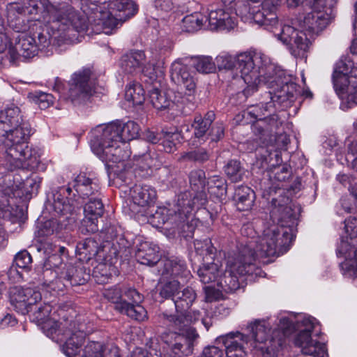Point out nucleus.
<instances>
[{
    "label": "nucleus",
    "instance_id": "obj_63",
    "mask_svg": "<svg viewBox=\"0 0 357 357\" xmlns=\"http://www.w3.org/2000/svg\"><path fill=\"white\" fill-rule=\"evenodd\" d=\"M204 291L205 301L206 302H213L217 300L220 296V292L211 286L205 287Z\"/></svg>",
    "mask_w": 357,
    "mask_h": 357
},
{
    "label": "nucleus",
    "instance_id": "obj_42",
    "mask_svg": "<svg viewBox=\"0 0 357 357\" xmlns=\"http://www.w3.org/2000/svg\"><path fill=\"white\" fill-rule=\"evenodd\" d=\"M117 268L111 262L99 263L93 269V275L98 283H106L112 277L116 275Z\"/></svg>",
    "mask_w": 357,
    "mask_h": 357
},
{
    "label": "nucleus",
    "instance_id": "obj_36",
    "mask_svg": "<svg viewBox=\"0 0 357 357\" xmlns=\"http://www.w3.org/2000/svg\"><path fill=\"white\" fill-rule=\"evenodd\" d=\"M100 250L98 243L89 238L77 244L76 252L80 261L88 262L98 255Z\"/></svg>",
    "mask_w": 357,
    "mask_h": 357
},
{
    "label": "nucleus",
    "instance_id": "obj_43",
    "mask_svg": "<svg viewBox=\"0 0 357 357\" xmlns=\"http://www.w3.org/2000/svg\"><path fill=\"white\" fill-rule=\"evenodd\" d=\"M24 14H26L25 8L20 3H12L7 6L8 22L17 32L24 30L19 25L21 24V16Z\"/></svg>",
    "mask_w": 357,
    "mask_h": 357
},
{
    "label": "nucleus",
    "instance_id": "obj_62",
    "mask_svg": "<svg viewBox=\"0 0 357 357\" xmlns=\"http://www.w3.org/2000/svg\"><path fill=\"white\" fill-rule=\"evenodd\" d=\"M155 8L163 13H169L174 8V3L172 0H155Z\"/></svg>",
    "mask_w": 357,
    "mask_h": 357
},
{
    "label": "nucleus",
    "instance_id": "obj_27",
    "mask_svg": "<svg viewBox=\"0 0 357 357\" xmlns=\"http://www.w3.org/2000/svg\"><path fill=\"white\" fill-rule=\"evenodd\" d=\"M159 248L148 241L140 242L137 245L135 258L144 265L154 266L160 261Z\"/></svg>",
    "mask_w": 357,
    "mask_h": 357
},
{
    "label": "nucleus",
    "instance_id": "obj_50",
    "mask_svg": "<svg viewBox=\"0 0 357 357\" xmlns=\"http://www.w3.org/2000/svg\"><path fill=\"white\" fill-rule=\"evenodd\" d=\"M195 68L201 73L208 74L215 71V61H213L211 56H200L193 59Z\"/></svg>",
    "mask_w": 357,
    "mask_h": 357
},
{
    "label": "nucleus",
    "instance_id": "obj_53",
    "mask_svg": "<svg viewBox=\"0 0 357 357\" xmlns=\"http://www.w3.org/2000/svg\"><path fill=\"white\" fill-rule=\"evenodd\" d=\"M135 161L136 162V168L145 172V174H149L148 171L155 166V160L149 153H144L142 155L137 157L135 156Z\"/></svg>",
    "mask_w": 357,
    "mask_h": 357
},
{
    "label": "nucleus",
    "instance_id": "obj_56",
    "mask_svg": "<svg viewBox=\"0 0 357 357\" xmlns=\"http://www.w3.org/2000/svg\"><path fill=\"white\" fill-rule=\"evenodd\" d=\"M281 331L284 336L289 335L294 329V321L286 315L278 318V328Z\"/></svg>",
    "mask_w": 357,
    "mask_h": 357
},
{
    "label": "nucleus",
    "instance_id": "obj_34",
    "mask_svg": "<svg viewBox=\"0 0 357 357\" xmlns=\"http://www.w3.org/2000/svg\"><path fill=\"white\" fill-rule=\"evenodd\" d=\"M15 49L19 56L25 59L32 58L38 52L36 39L26 34L18 37V43L15 45Z\"/></svg>",
    "mask_w": 357,
    "mask_h": 357
},
{
    "label": "nucleus",
    "instance_id": "obj_20",
    "mask_svg": "<svg viewBox=\"0 0 357 357\" xmlns=\"http://www.w3.org/2000/svg\"><path fill=\"white\" fill-rule=\"evenodd\" d=\"M283 121L276 114H268L263 119L255 121L252 124L254 134L265 142L271 140L273 136L280 134L282 130Z\"/></svg>",
    "mask_w": 357,
    "mask_h": 357
},
{
    "label": "nucleus",
    "instance_id": "obj_30",
    "mask_svg": "<svg viewBox=\"0 0 357 357\" xmlns=\"http://www.w3.org/2000/svg\"><path fill=\"white\" fill-rule=\"evenodd\" d=\"M338 252L346 259L341 264L344 273L357 278V248L350 245L347 241H342Z\"/></svg>",
    "mask_w": 357,
    "mask_h": 357
},
{
    "label": "nucleus",
    "instance_id": "obj_25",
    "mask_svg": "<svg viewBox=\"0 0 357 357\" xmlns=\"http://www.w3.org/2000/svg\"><path fill=\"white\" fill-rule=\"evenodd\" d=\"M130 196L134 204L140 207H150L157 198L155 189L149 185H135L130 188Z\"/></svg>",
    "mask_w": 357,
    "mask_h": 357
},
{
    "label": "nucleus",
    "instance_id": "obj_21",
    "mask_svg": "<svg viewBox=\"0 0 357 357\" xmlns=\"http://www.w3.org/2000/svg\"><path fill=\"white\" fill-rule=\"evenodd\" d=\"M216 341L224 344L227 357H246L245 349L250 339L244 334L238 331L231 332L218 337Z\"/></svg>",
    "mask_w": 357,
    "mask_h": 357
},
{
    "label": "nucleus",
    "instance_id": "obj_60",
    "mask_svg": "<svg viewBox=\"0 0 357 357\" xmlns=\"http://www.w3.org/2000/svg\"><path fill=\"white\" fill-rule=\"evenodd\" d=\"M216 249L213 245L211 241L208 242L205 250H203V255H198L202 257L203 263H206L207 261H216L215 259Z\"/></svg>",
    "mask_w": 357,
    "mask_h": 357
},
{
    "label": "nucleus",
    "instance_id": "obj_3",
    "mask_svg": "<svg viewBox=\"0 0 357 357\" xmlns=\"http://www.w3.org/2000/svg\"><path fill=\"white\" fill-rule=\"evenodd\" d=\"M271 218L277 224H273L264 229L262 236L252 242V250L258 257L279 255L286 252L293 240L291 224L294 217L290 206L280 205L271 212Z\"/></svg>",
    "mask_w": 357,
    "mask_h": 357
},
{
    "label": "nucleus",
    "instance_id": "obj_38",
    "mask_svg": "<svg viewBox=\"0 0 357 357\" xmlns=\"http://www.w3.org/2000/svg\"><path fill=\"white\" fill-rule=\"evenodd\" d=\"M181 134L176 128L163 129L160 134L161 145L165 152L171 153L176 150V144L180 143Z\"/></svg>",
    "mask_w": 357,
    "mask_h": 357
},
{
    "label": "nucleus",
    "instance_id": "obj_24",
    "mask_svg": "<svg viewBox=\"0 0 357 357\" xmlns=\"http://www.w3.org/2000/svg\"><path fill=\"white\" fill-rule=\"evenodd\" d=\"M149 100L156 109L166 110L170 118L174 119L183 113L181 103L172 101L165 92L156 87L149 91Z\"/></svg>",
    "mask_w": 357,
    "mask_h": 357
},
{
    "label": "nucleus",
    "instance_id": "obj_49",
    "mask_svg": "<svg viewBox=\"0 0 357 357\" xmlns=\"http://www.w3.org/2000/svg\"><path fill=\"white\" fill-rule=\"evenodd\" d=\"M224 171L231 182L237 183L243 179L244 171L239 161L229 160L224 167Z\"/></svg>",
    "mask_w": 357,
    "mask_h": 357
},
{
    "label": "nucleus",
    "instance_id": "obj_22",
    "mask_svg": "<svg viewBox=\"0 0 357 357\" xmlns=\"http://www.w3.org/2000/svg\"><path fill=\"white\" fill-rule=\"evenodd\" d=\"M305 328L301 330L295 339V344L301 348L305 355L315 356L321 348V344L312 338V331L314 328V319L305 317L302 321Z\"/></svg>",
    "mask_w": 357,
    "mask_h": 357
},
{
    "label": "nucleus",
    "instance_id": "obj_55",
    "mask_svg": "<svg viewBox=\"0 0 357 357\" xmlns=\"http://www.w3.org/2000/svg\"><path fill=\"white\" fill-rule=\"evenodd\" d=\"M349 75H340L337 73L333 74V85L337 94H343L346 91L349 84Z\"/></svg>",
    "mask_w": 357,
    "mask_h": 357
},
{
    "label": "nucleus",
    "instance_id": "obj_1",
    "mask_svg": "<svg viewBox=\"0 0 357 357\" xmlns=\"http://www.w3.org/2000/svg\"><path fill=\"white\" fill-rule=\"evenodd\" d=\"M257 257L252 243H249L237 255L228 259L222 275H220L221 264L218 260L203 263L197 270V274L204 284L216 282L225 291H234L239 289L245 276H261V270L255 263Z\"/></svg>",
    "mask_w": 357,
    "mask_h": 357
},
{
    "label": "nucleus",
    "instance_id": "obj_26",
    "mask_svg": "<svg viewBox=\"0 0 357 357\" xmlns=\"http://www.w3.org/2000/svg\"><path fill=\"white\" fill-rule=\"evenodd\" d=\"M215 119L213 112H208L204 117L201 116H196L192 123L193 128V137L191 138V142L193 146L197 144H202L208 139V134L209 128Z\"/></svg>",
    "mask_w": 357,
    "mask_h": 357
},
{
    "label": "nucleus",
    "instance_id": "obj_13",
    "mask_svg": "<svg viewBox=\"0 0 357 357\" xmlns=\"http://www.w3.org/2000/svg\"><path fill=\"white\" fill-rule=\"evenodd\" d=\"M96 79L92 67H84L72 75L67 91L63 88L62 80L59 77L55 79L54 89L61 93L64 99L77 105L92 94L95 90Z\"/></svg>",
    "mask_w": 357,
    "mask_h": 357
},
{
    "label": "nucleus",
    "instance_id": "obj_23",
    "mask_svg": "<svg viewBox=\"0 0 357 357\" xmlns=\"http://www.w3.org/2000/svg\"><path fill=\"white\" fill-rule=\"evenodd\" d=\"M98 196L99 194L90 197L89 198V201L86 204L84 208L85 216L82 224L89 233H94L98 230V220L104 212L103 204Z\"/></svg>",
    "mask_w": 357,
    "mask_h": 357
},
{
    "label": "nucleus",
    "instance_id": "obj_59",
    "mask_svg": "<svg viewBox=\"0 0 357 357\" xmlns=\"http://www.w3.org/2000/svg\"><path fill=\"white\" fill-rule=\"evenodd\" d=\"M142 72L144 75L149 77L151 80H155L159 74H162V70L155 67L154 64L150 62L142 68Z\"/></svg>",
    "mask_w": 357,
    "mask_h": 357
},
{
    "label": "nucleus",
    "instance_id": "obj_16",
    "mask_svg": "<svg viewBox=\"0 0 357 357\" xmlns=\"http://www.w3.org/2000/svg\"><path fill=\"white\" fill-rule=\"evenodd\" d=\"M54 18L60 23L58 27L60 31L69 33L75 31L81 33L88 30L86 17L68 3H61L54 8Z\"/></svg>",
    "mask_w": 357,
    "mask_h": 357
},
{
    "label": "nucleus",
    "instance_id": "obj_8",
    "mask_svg": "<svg viewBox=\"0 0 357 357\" xmlns=\"http://www.w3.org/2000/svg\"><path fill=\"white\" fill-rule=\"evenodd\" d=\"M273 73L266 72L264 76H261L259 84L264 82L271 89L264 93V98L270 99V101L251 105L243 112V116L252 119V123L263 119L264 116L274 112L277 105L291 102L296 96V84L289 82L283 71L278 70L274 75H272Z\"/></svg>",
    "mask_w": 357,
    "mask_h": 357
},
{
    "label": "nucleus",
    "instance_id": "obj_45",
    "mask_svg": "<svg viewBox=\"0 0 357 357\" xmlns=\"http://www.w3.org/2000/svg\"><path fill=\"white\" fill-rule=\"evenodd\" d=\"M208 191L211 195L222 199L227 193V183L225 179L219 176H213L208 182Z\"/></svg>",
    "mask_w": 357,
    "mask_h": 357
},
{
    "label": "nucleus",
    "instance_id": "obj_46",
    "mask_svg": "<svg viewBox=\"0 0 357 357\" xmlns=\"http://www.w3.org/2000/svg\"><path fill=\"white\" fill-rule=\"evenodd\" d=\"M211 156V152L204 148H199L188 152H184L181 155L180 160L202 164L209 160Z\"/></svg>",
    "mask_w": 357,
    "mask_h": 357
},
{
    "label": "nucleus",
    "instance_id": "obj_57",
    "mask_svg": "<svg viewBox=\"0 0 357 357\" xmlns=\"http://www.w3.org/2000/svg\"><path fill=\"white\" fill-rule=\"evenodd\" d=\"M225 135V127L222 123L216 122L212 123L208 130V139L212 142H218Z\"/></svg>",
    "mask_w": 357,
    "mask_h": 357
},
{
    "label": "nucleus",
    "instance_id": "obj_64",
    "mask_svg": "<svg viewBox=\"0 0 357 357\" xmlns=\"http://www.w3.org/2000/svg\"><path fill=\"white\" fill-rule=\"evenodd\" d=\"M17 324V319L10 314H6L0 321V328L5 329L8 327H13Z\"/></svg>",
    "mask_w": 357,
    "mask_h": 357
},
{
    "label": "nucleus",
    "instance_id": "obj_58",
    "mask_svg": "<svg viewBox=\"0 0 357 357\" xmlns=\"http://www.w3.org/2000/svg\"><path fill=\"white\" fill-rule=\"evenodd\" d=\"M123 295L127 298L130 303H141L144 300V296L135 289L126 287L123 290Z\"/></svg>",
    "mask_w": 357,
    "mask_h": 357
},
{
    "label": "nucleus",
    "instance_id": "obj_35",
    "mask_svg": "<svg viewBox=\"0 0 357 357\" xmlns=\"http://www.w3.org/2000/svg\"><path fill=\"white\" fill-rule=\"evenodd\" d=\"M234 198L236 201L237 208L239 211H248L253 205L255 193L250 188L245 185H240L236 189Z\"/></svg>",
    "mask_w": 357,
    "mask_h": 357
},
{
    "label": "nucleus",
    "instance_id": "obj_9",
    "mask_svg": "<svg viewBox=\"0 0 357 357\" xmlns=\"http://www.w3.org/2000/svg\"><path fill=\"white\" fill-rule=\"evenodd\" d=\"M71 185L83 199L98 195L100 189L98 180L86 173L78 174L68 186L59 188L54 195L53 208L56 214L66 220H69L82 206L78 199L70 197Z\"/></svg>",
    "mask_w": 357,
    "mask_h": 357
},
{
    "label": "nucleus",
    "instance_id": "obj_5",
    "mask_svg": "<svg viewBox=\"0 0 357 357\" xmlns=\"http://www.w3.org/2000/svg\"><path fill=\"white\" fill-rule=\"evenodd\" d=\"M219 70H231L236 76L240 74L247 86L243 91L245 96H249L257 91L261 82V76H264L266 72H274L275 68L271 64H267L266 58L260 53L243 52L236 57L222 53L215 58V66Z\"/></svg>",
    "mask_w": 357,
    "mask_h": 357
},
{
    "label": "nucleus",
    "instance_id": "obj_52",
    "mask_svg": "<svg viewBox=\"0 0 357 357\" xmlns=\"http://www.w3.org/2000/svg\"><path fill=\"white\" fill-rule=\"evenodd\" d=\"M31 98L42 109L49 107L54 102V97L52 94L42 91H35L31 94Z\"/></svg>",
    "mask_w": 357,
    "mask_h": 357
},
{
    "label": "nucleus",
    "instance_id": "obj_39",
    "mask_svg": "<svg viewBox=\"0 0 357 357\" xmlns=\"http://www.w3.org/2000/svg\"><path fill=\"white\" fill-rule=\"evenodd\" d=\"M196 293L190 287L185 288L176 294V298H173L176 312H185L196 299Z\"/></svg>",
    "mask_w": 357,
    "mask_h": 357
},
{
    "label": "nucleus",
    "instance_id": "obj_32",
    "mask_svg": "<svg viewBox=\"0 0 357 357\" xmlns=\"http://www.w3.org/2000/svg\"><path fill=\"white\" fill-rule=\"evenodd\" d=\"M116 133L119 136L121 146L126 142L136 139L139 136L140 128L139 126L133 121L123 122L121 120L114 121Z\"/></svg>",
    "mask_w": 357,
    "mask_h": 357
},
{
    "label": "nucleus",
    "instance_id": "obj_12",
    "mask_svg": "<svg viewBox=\"0 0 357 357\" xmlns=\"http://www.w3.org/2000/svg\"><path fill=\"white\" fill-rule=\"evenodd\" d=\"M63 321H60L61 326L54 334V339L60 341L66 340L62 350L68 357H82L83 344L86 335L89 333L91 328L85 323V319L82 316H77L75 319L73 317L66 318L63 315Z\"/></svg>",
    "mask_w": 357,
    "mask_h": 357
},
{
    "label": "nucleus",
    "instance_id": "obj_11",
    "mask_svg": "<svg viewBox=\"0 0 357 357\" xmlns=\"http://www.w3.org/2000/svg\"><path fill=\"white\" fill-rule=\"evenodd\" d=\"M40 183L41 178L36 174H31L22 182L13 181L10 174L0 177V216L3 218L18 217L17 209L14 212L12 206L14 203L10 199L20 196V188L30 194L37 192Z\"/></svg>",
    "mask_w": 357,
    "mask_h": 357
},
{
    "label": "nucleus",
    "instance_id": "obj_44",
    "mask_svg": "<svg viewBox=\"0 0 357 357\" xmlns=\"http://www.w3.org/2000/svg\"><path fill=\"white\" fill-rule=\"evenodd\" d=\"M189 178L193 192L190 191H185V192L190 193L192 195V199H193L194 196L199 192H204L206 193L205 190H203L206 183V174L203 170L197 169L192 171L190 174ZM205 195L207 198L206 194Z\"/></svg>",
    "mask_w": 357,
    "mask_h": 357
},
{
    "label": "nucleus",
    "instance_id": "obj_15",
    "mask_svg": "<svg viewBox=\"0 0 357 357\" xmlns=\"http://www.w3.org/2000/svg\"><path fill=\"white\" fill-rule=\"evenodd\" d=\"M328 0H307L311 11L303 17L302 27L308 31L312 40L331 22L333 19V8L328 3Z\"/></svg>",
    "mask_w": 357,
    "mask_h": 357
},
{
    "label": "nucleus",
    "instance_id": "obj_48",
    "mask_svg": "<svg viewBox=\"0 0 357 357\" xmlns=\"http://www.w3.org/2000/svg\"><path fill=\"white\" fill-rule=\"evenodd\" d=\"M123 290L122 287L119 285H114L112 287L106 288L102 291L103 297L108 301L115 305L114 309L117 311L119 305H122L126 303L127 300L123 299Z\"/></svg>",
    "mask_w": 357,
    "mask_h": 357
},
{
    "label": "nucleus",
    "instance_id": "obj_17",
    "mask_svg": "<svg viewBox=\"0 0 357 357\" xmlns=\"http://www.w3.org/2000/svg\"><path fill=\"white\" fill-rule=\"evenodd\" d=\"M275 35L289 47L291 54L295 57L304 56L312 44L310 38H308L305 32L298 31L288 24L283 25L280 33Z\"/></svg>",
    "mask_w": 357,
    "mask_h": 357
},
{
    "label": "nucleus",
    "instance_id": "obj_10",
    "mask_svg": "<svg viewBox=\"0 0 357 357\" xmlns=\"http://www.w3.org/2000/svg\"><path fill=\"white\" fill-rule=\"evenodd\" d=\"M116 129L113 121L97 126L91 133V147L102 161L120 163L126 167L125 162L130 158L131 152L126 144L121 146Z\"/></svg>",
    "mask_w": 357,
    "mask_h": 357
},
{
    "label": "nucleus",
    "instance_id": "obj_6",
    "mask_svg": "<svg viewBox=\"0 0 357 357\" xmlns=\"http://www.w3.org/2000/svg\"><path fill=\"white\" fill-rule=\"evenodd\" d=\"M201 313L198 310L188 311L178 315L162 312L160 314L163 323L167 326L169 331L162 335L167 344V351L170 350L174 357H180L181 354L188 356L192 353L194 341L199 337L196 330L191 326L199 319ZM170 357H173L170 354Z\"/></svg>",
    "mask_w": 357,
    "mask_h": 357
},
{
    "label": "nucleus",
    "instance_id": "obj_7",
    "mask_svg": "<svg viewBox=\"0 0 357 357\" xmlns=\"http://www.w3.org/2000/svg\"><path fill=\"white\" fill-rule=\"evenodd\" d=\"M206 203V197L204 192L197 193L193 199L190 193L181 192L178 195L172 211L167 208H159L154 213L150 215L149 220L157 226L169 222L178 232L189 236L193 234L199 222L194 218L193 211L195 208L204 206Z\"/></svg>",
    "mask_w": 357,
    "mask_h": 357
},
{
    "label": "nucleus",
    "instance_id": "obj_54",
    "mask_svg": "<svg viewBox=\"0 0 357 357\" xmlns=\"http://www.w3.org/2000/svg\"><path fill=\"white\" fill-rule=\"evenodd\" d=\"M180 282L178 280L170 281L163 285L160 291V295L165 298H176L179 292Z\"/></svg>",
    "mask_w": 357,
    "mask_h": 357
},
{
    "label": "nucleus",
    "instance_id": "obj_28",
    "mask_svg": "<svg viewBox=\"0 0 357 357\" xmlns=\"http://www.w3.org/2000/svg\"><path fill=\"white\" fill-rule=\"evenodd\" d=\"M208 20L212 30L231 29L236 25L235 17L223 8L211 10Z\"/></svg>",
    "mask_w": 357,
    "mask_h": 357
},
{
    "label": "nucleus",
    "instance_id": "obj_2",
    "mask_svg": "<svg viewBox=\"0 0 357 357\" xmlns=\"http://www.w3.org/2000/svg\"><path fill=\"white\" fill-rule=\"evenodd\" d=\"M31 132L27 122L8 128V130H0V136L6 137V151L0 158V174L17 169L33 170L38 167L39 155L28 144Z\"/></svg>",
    "mask_w": 357,
    "mask_h": 357
},
{
    "label": "nucleus",
    "instance_id": "obj_61",
    "mask_svg": "<svg viewBox=\"0 0 357 357\" xmlns=\"http://www.w3.org/2000/svg\"><path fill=\"white\" fill-rule=\"evenodd\" d=\"M56 220L52 219L45 221L39 232L41 236H47L52 234L56 229Z\"/></svg>",
    "mask_w": 357,
    "mask_h": 357
},
{
    "label": "nucleus",
    "instance_id": "obj_4",
    "mask_svg": "<svg viewBox=\"0 0 357 357\" xmlns=\"http://www.w3.org/2000/svg\"><path fill=\"white\" fill-rule=\"evenodd\" d=\"M41 298L40 292L33 288L15 287L10 290V303L15 310L22 314H26L36 305V310L32 314L33 321L41 324L47 336L54 340V334L60 331V321H63V315L66 318L70 317L67 316L63 309L52 312L53 307L47 303L38 307L37 303Z\"/></svg>",
    "mask_w": 357,
    "mask_h": 357
},
{
    "label": "nucleus",
    "instance_id": "obj_31",
    "mask_svg": "<svg viewBox=\"0 0 357 357\" xmlns=\"http://www.w3.org/2000/svg\"><path fill=\"white\" fill-rule=\"evenodd\" d=\"M24 122L20 109L14 103L8 104L0 112V130H8V128L17 126Z\"/></svg>",
    "mask_w": 357,
    "mask_h": 357
},
{
    "label": "nucleus",
    "instance_id": "obj_40",
    "mask_svg": "<svg viewBox=\"0 0 357 357\" xmlns=\"http://www.w3.org/2000/svg\"><path fill=\"white\" fill-rule=\"evenodd\" d=\"M162 275L167 278L168 276L187 278L190 273L183 261L166 259L163 261Z\"/></svg>",
    "mask_w": 357,
    "mask_h": 357
},
{
    "label": "nucleus",
    "instance_id": "obj_41",
    "mask_svg": "<svg viewBox=\"0 0 357 357\" xmlns=\"http://www.w3.org/2000/svg\"><path fill=\"white\" fill-rule=\"evenodd\" d=\"M125 99L133 106L141 105L145 100V93L138 82L129 84L126 88Z\"/></svg>",
    "mask_w": 357,
    "mask_h": 357
},
{
    "label": "nucleus",
    "instance_id": "obj_19",
    "mask_svg": "<svg viewBox=\"0 0 357 357\" xmlns=\"http://www.w3.org/2000/svg\"><path fill=\"white\" fill-rule=\"evenodd\" d=\"M188 59H178L171 66V79L180 90H185V95L192 96L196 91L194 76L186 63Z\"/></svg>",
    "mask_w": 357,
    "mask_h": 357
},
{
    "label": "nucleus",
    "instance_id": "obj_47",
    "mask_svg": "<svg viewBox=\"0 0 357 357\" xmlns=\"http://www.w3.org/2000/svg\"><path fill=\"white\" fill-rule=\"evenodd\" d=\"M204 16L199 13H194L186 15L182 20L181 27L183 31L193 32L201 29L203 24Z\"/></svg>",
    "mask_w": 357,
    "mask_h": 357
},
{
    "label": "nucleus",
    "instance_id": "obj_14",
    "mask_svg": "<svg viewBox=\"0 0 357 357\" xmlns=\"http://www.w3.org/2000/svg\"><path fill=\"white\" fill-rule=\"evenodd\" d=\"M89 278L82 268L65 264L58 270L44 271L43 285L47 291L59 294L69 287L85 284Z\"/></svg>",
    "mask_w": 357,
    "mask_h": 357
},
{
    "label": "nucleus",
    "instance_id": "obj_51",
    "mask_svg": "<svg viewBox=\"0 0 357 357\" xmlns=\"http://www.w3.org/2000/svg\"><path fill=\"white\" fill-rule=\"evenodd\" d=\"M32 257L26 250L19 252L14 258L10 273L13 271L14 266L23 270L29 271L31 267Z\"/></svg>",
    "mask_w": 357,
    "mask_h": 357
},
{
    "label": "nucleus",
    "instance_id": "obj_37",
    "mask_svg": "<svg viewBox=\"0 0 357 357\" xmlns=\"http://www.w3.org/2000/svg\"><path fill=\"white\" fill-rule=\"evenodd\" d=\"M117 311L139 322L148 319L146 310L140 303H130L128 301L122 305H119Z\"/></svg>",
    "mask_w": 357,
    "mask_h": 357
},
{
    "label": "nucleus",
    "instance_id": "obj_18",
    "mask_svg": "<svg viewBox=\"0 0 357 357\" xmlns=\"http://www.w3.org/2000/svg\"><path fill=\"white\" fill-rule=\"evenodd\" d=\"M243 9L248 13V20L264 26L266 29L272 31L278 23L277 7L269 1H265L257 6L244 5Z\"/></svg>",
    "mask_w": 357,
    "mask_h": 357
},
{
    "label": "nucleus",
    "instance_id": "obj_33",
    "mask_svg": "<svg viewBox=\"0 0 357 357\" xmlns=\"http://www.w3.org/2000/svg\"><path fill=\"white\" fill-rule=\"evenodd\" d=\"M145 58L146 56L143 51L131 52L121 57V68L128 74H132L141 70Z\"/></svg>",
    "mask_w": 357,
    "mask_h": 357
},
{
    "label": "nucleus",
    "instance_id": "obj_29",
    "mask_svg": "<svg viewBox=\"0 0 357 357\" xmlns=\"http://www.w3.org/2000/svg\"><path fill=\"white\" fill-rule=\"evenodd\" d=\"M248 331L251 333L252 337L248 335L250 339L248 344L250 347H257L254 344L256 342H266L271 337V324L268 320L258 319L250 323L248 326ZM247 336V335H245Z\"/></svg>",
    "mask_w": 357,
    "mask_h": 357
}]
</instances>
